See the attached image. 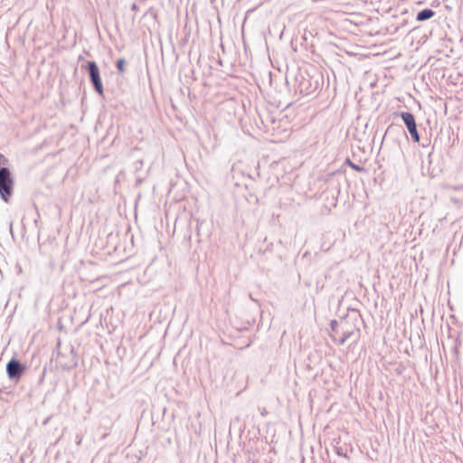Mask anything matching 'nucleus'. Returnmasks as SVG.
Instances as JSON below:
<instances>
[{"mask_svg":"<svg viewBox=\"0 0 463 463\" xmlns=\"http://www.w3.org/2000/svg\"><path fill=\"white\" fill-rule=\"evenodd\" d=\"M435 13L430 9H424L418 13L417 14V21H425L431 17H433Z\"/></svg>","mask_w":463,"mask_h":463,"instance_id":"6","label":"nucleus"},{"mask_svg":"<svg viewBox=\"0 0 463 463\" xmlns=\"http://www.w3.org/2000/svg\"><path fill=\"white\" fill-rule=\"evenodd\" d=\"M117 67L118 71L122 73L125 71V61L123 59H119L117 62Z\"/></svg>","mask_w":463,"mask_h":463,"instance_id":"8","label":"nucleus"},{"mask_svg":"<svg viewBox=\"0 0 463 463\" xmlns=\"http://www.w3.org/2000/svg\"><path fill=\"white\" fill-rule=\"evenodd\" d=\"M24 367L21 365V364L13 359L9 361L6 365V371L10 378L19 377L24 372Z\"/></svg>","mask_w":463,"mask_h":463,"instance_id":"5","label":"nucleus"},{"mask_svg":"<svg viewBox=\"0 0 463 463\" xmlns=\"http://www.w3.org/2000/svg\"><path fill=\"white\" fill-rule=\"evenodd\" d=\"M357 150L360 152L362 151V147L361 146H357Z\"/></svg>","mask_w":463,"mask_h":463,"instance_id":"9","label":"nucleus"},{"mask_svg":"<svg viewBox=\"0 0 463 463\" xmlns=\"http://www.w3.org/2000/svg\"><path fill=\"white\" fill-rule=\"evenodd\" d=\"M90 76L94 84L95 90L99 93H103V87L99 77V71L97 64L94 61L88 62Z\"/></svg>","mask_w":463,"mask_h":463,"instance_id":"4","label":"nucleus"},{"mask_svg":"<svg viewBox=\"0 0 463 463\" xmlns=\"http://www.w3.org/2000/svg\"><path fill=\"white\" fill-rule=\"evenodd\" d=\"M346 163L355 171L357 172H362L364 171V169L355 164H354L350 159H347L346 160Z\"/></svg>","mask_w":463,"mask_h":463,"instance_id":"7","label":"nucleus"},{"mask_svg":"<svg viewBox=\"0 0 463 463\" xmlns=\"http://www.w3.org/2000/svg\"><path fill=\"white\" fill-rule=\"evenodd\" d=\"M13 186L14 181L10 171L5 167L0 168V194L5 202L13 193Z\"/></svg>","mask_w":463,"mask_h":463,"instance_id":"2","label":"nucleus"},{"mask_svg":"<svg viewBox=\"0 0 463 463\" xmlns=\"http://www.w3.org/2000/svg\"><path fill=\"white\" fill-rule=\"evenodd\" d=\"M402 118L405 123L411 136L412 137L413 141L419 142V134L417 131V125L414 116L410 112H403L402 113Z\"/></svg>","mask_w":463,"mask_h":463,"instance_id":"3","label":"nucleus"},{"mask_svg":"<svg viewBox=\"0 0 463 463\" xmlns=\"http://www.w3.org/2000/svg\"><path fill=\"white\" fill-rule=\"evenodd\" d=\"M331 329L334 339L340 344H344L353 337H358L360 335L358 320L355 317L351 316L333 320L331 322Z\"/></svg>","mask_w":463,"mask_h":463,"instance_id":"1","label":"nucleus"}]
</instances>
